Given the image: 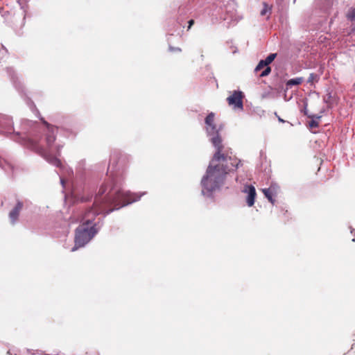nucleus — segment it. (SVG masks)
I'll list each match as a JSON object with an SVG mask.
<instances>
[{
  "mask_svg": "<svg viewBox=\"0 0 355 355\" xmlns=\"http://www.w3.org/2000/svg\"><path fill=\"white\" fill-rule=\"evenodd\" d=\"M4 161L2 160V159L0 157V166L2 168H4V166H3V163Z\"/></svg>",
  "mask_w": 355,
  "mask_h": 355,
  "instance_id": "nucleus-24",
  "label": "nucleus"
},
{
  "mask_svg": "<svg viewBox=\"0 0 355 355\" xmlns=\"http://www.w3.org/2000/svg\"><path fill=\"white\" fill-rule=\"evenodd\" d=\"M23 202L20 200H17L15 206L12 209L9 213V218L12 225H15L19 215V212L23 208Z\"/></svg>",
  "mask_w": 355,
  "mask_h": 355,
  "instance_id": "nucleus-8",
  "label": "nucleus"
},
{
  "mask_svg": "<svg viewBox=\"0 0 355 355\" xmlns=\"http://www.w3.org/2000/svg\"><path fill=\"white\" fill-rule=\"evenodd\" d=\"M319 79V77L317 74L314 73H311L309 74V76L307 80V83L312 85L314 81H318Z\"/></svg>",
  "mask_w": 355,
  "mask_h": 355,
  "instance_id": "nucleus-16",
  "label": "nucleus"
},
{
  "mask_svg": "<svg viewBox=\"0 0 355 355\" xmlns=\"http://www.w3.org/2000/svg\"><path fill=\"white\" fill-rule=\"evenodd\" d=\"M262 191L266 196V198L272 204H275V199L272 198V193L270 191V189H262Z\"/></svg>",
  "mask_w": 355,
  "mask_h": 355,
  "instance_id": "nucleus-11",
  "label": "nucleus"
},
{
  "mask_svg": "<svg viewBox=\"0 0 355 355\" xmlns=\"http://www.w3.org/2000/svg\"><path fill=\"white\" fill-rule=\"evenodd\" d=\"M231 159L227 154L219 155V152H215L200 181L204 196L211 198L213 193L221 188L226 175L231 171L227 166L228 160Z\"/></svg>",
  "mask_w": 355,
  "mask_h": 355,
  "instance_id": "nucleus-3",
  "label": "nucleus"
},
{
  "mask_svg": "<svg viewBox=\"0 0 355 355\" xmlns=\"http://www.w3.org/2000/svg\"><path fill=\"white\" fill-rule=\"evenodd\" d=\"M206 126L214 124V114L213 112L209 113L205 118V120Z\"/></svg>",
  "mask_w": 355,
  "mask_h": 355,
  "instance_id": "nucleus-13",
  "label": "nucleus"
},
{
  "mask_svg": "<svg viewBox=\"0 0 355 355\" xmlns=\"http://www.w3.org/2000/svg\"><path fill=\"white\" fill-rule=\"evenodd\" d=\"M271 72V68L270 67L266 66L265 69L261 73L260 77H265L270 74Z\"/></svg>",
  "mask_w": 355,
  "mask_h": 355,
  "instance_id": "nucleus-19",
  "label": "nucleus"
},
{
  "mask_svg": "<svg viewBox=\"0 0 355 355\" xmlns=\"http://www.w3.org/2000/svg\"><path fill=\"white\" fill-rule=\"evenodd\" d=\"M272 10V6H269L267 3H263V9L261 10L260 14L261 16L266 15L267 13L270 14Z\"/></svg>",
  "mask_w": 355,
  "mask_h": 355,
  "instance_id": "nucleus-12",
  "label": "nucleus"
},
{
  "mask_svg": "<svg viewBox=\"0 0 355 355\" xmlns=\"http://www.w3.org/2000/svg\"><path fill=\"white\" fill-rule=\"evenodd\" d=\"M231 164L235 168V169L238 168L240 166H242L241 160H239L236 164H234V163H231Z\"/></svg>",
  "mask_w": 355,
  "mask_h": 355,
  "instance_id": "nucleus-22",
  "label": "nucleus"
},
{
  "mask_svg": "<svg viewBox=\"0 0 355 355\" xmlns=\"http://www.w3.org/2000/svg\"><path fill=\"white\" fill-rule=\"evenodd\" d=\"M310 118H312V120L309 122V126L310 128H317L318 126V123L316 120L314 119L315 118L316 119H319L321 118V116H308Z\"/></svg>",
  "mask_w": 355,
  "mask_h": 355,
  "instance_id": "nucleus-14",
  "label": "nucleus"
},
{
  "mask_svg": "<svg viewBox=\"0 0 355 355\" xmlns=\"http://www.w3.org/2000/svg\"><path fill=\"white\" fill-rule=\"evenodd\" d=\"M188 23H189V26H188L187 30H189L191 28V26L193 25L194 20L193 19H191V20H189L188 21Z\"/></svg>",
  "mask_w": 355,
  "mask_h": 355,
  "instance_id": "nucleus-23",
  "label": "nucleus"
},
{
  "mask_svg": "<svg viewBox=\"0 0 355 355\" xmlns=\"http://www.w3.org/2000/svg\"><path fill=\"white\" fill-rule=\"evenodd\" d=\"M60 183L62 184V186H64V181L62 178H60Z\"/></svg>",
  "mask_w": 355,
  "mask_h": 355,
  "instance_id": "nucleus-27",
  "label": "nucleus"
},
{
  "mask_svg": "<svg viewBox=\"0 0 355 355\" xmlns=\"http://www.w3.org/2000/svg\"><path fill=\"white\" fill-rule=\"evenodd\" d=\"M205 128L210 141L216 148V152H219V155H226L227 153H223L222 139L219 135L220 128H217L215 124L206 126Z\"/></svg>",
  "mask_w": 355,
  "mask_h": 355,
  "instance_id": "nucleus-4",
  "label": "nucleus"
},
{
  "mask_svg": "<svg viewBox=\"0 0 355 355\" xmlns=\"http://www.w3.org/2000/svg\"><path fill=\"white\" fill-rule=\"evenodd\" d=\"M243 93L241 91H234L232 94L227 97V101L230 105H232L234 110H243V105L242 98Z\"/></svg>",
  "mask_w": 355,
  "mask_h": 355,
  "instance_id": "nucleus-5",
  "label": "nucleus"
},
{
  "mask_svg": "<svg viewBox=\"0 0 355 355\" xmlns=\"http://www.w3.org/2000/svg\"><path fill=\"white\" fill-rule=\"evenodd\" d=\"M12 121L9 116H3L0 119V127L1 128V132L2 134L6 135H11V130L12 128Z\"/></svg>",
  "mask_w": 355,
  "mask_h": 355,
  "instance_id": "nucleus-7",
  "label": "nucleus"
},
{
  "mask_svg": "<svg viewBox=\"0 0 355 355\" xmlns=\"http://www.w3.org/2000/svg\"><path fill=\"white\" fill-rule=\"evenodd\" d=\"M266 66H268V65L263 62V60H261L259 61V62L258 63V64L257 65V67H255L254 71L257 72V71L261 70V69H262Z\"/></svg>",
  "mask_w": 355,
  "mask_h": 355,
  "instance_id": "nucleus-20",
  "label": "nucleus"
},
{
  "mask_svg": "<svg viewBox=\"0 0 355 355\" xmlns=\"http://www.w3.org/2000/svg\"><path fill=\"white\" fill-rule=\"evenodd\" d=\"M276 57L277 53H270L265 60H263L267 65H268L275 59Z\"/></svg>",
  "mask_w": 355,
  "mask_h": 355,
  "instance_id": "nucleus-15",
  "label": "nucleus"
},
{
  "mask_svg": "<svg viewBox=\"0 0 355 355\" xmlns=\"http://www.w3.org/2000/svg\"><path fill=\"white\" fill-rule=\"evenodd\" d=\"M220 18L221 19H223V20H225V19H226V18H225V17H220Z\"/></svg>",
  "mask_w": 355,
  "mask_h": 355,
  "instance_id": "nucleus-29",
  "label": "nucleus"
},
{
  "mask_svg": "<svg viewBox=\"0 0 355 355\" xmlns=\"http://www.w3.org/2000/svg\"><path fill=\"white\" fill-rule=\"evenodd\" d=\"M7 72L10 77V79L15 86V87L19 91L21 92V89H22V85L21 81L19 80L17 74H15L14 70L12 68H9L7 70ZM21 92H23L21 90Z\"/></svg>",
  "mask_w": 355,
  "mask_h": 355,
  "instance_id": "nucleus-9",
  "label": "nucleus"
},
{
  "mask_svg": "<svg viewBox=\"0 0 355 355\" xmlns=\"http://www.w3.org/2000/svg\"><path fill=\"white\" fill-rule=\"evenodd\" d=\"M67 232H68V230H67V229H66V230H64V234H67Z\"/></svg>",
  "mask_w": 355,
  "mask_h": 355,
  "instance_id": "nucleus-30",
  "label": "nucleus"
},
{
  "mask_svg": "<svg viewBox=\"0 0 355 355\" xmlns=\"http://www.w3.org/2000/svg\"><path fill=\"white\" fill-rule=\"evenodd\" d=\"M68 173H69V174L73 173V171H72L71 169H70V168H69V169L68 170Z\"/></svg>",
  "mask_w": 355,
  "mask_h": 355,
  "instance_id": "nucleus-28",
  "label": "nucleus"
},
{
  "mask_svg": "<svg viewBox=\"0 0 355 355\" xmlns=\"http://www.w3.org/2000/svg\"><path fill=\"white\" fill-rule=\"evenodd\" d=\"M278 121L279 122H282V123H284L285 122V121L284 119H282V118H280V117H278Z\"/></svg>",
  "mask_w": 355,
  "mask_h": 355,
  "instance_id": "nucleus-26",
  "label": "nucleus"
},
{
  "mask_svg": "<svg viewBox=\"0 0 355 355\" xmlns=\"http://www.w3.org/2000/svg\"><path fill=\"white\" fill-rule=\"evenodd\" d=\"M146 192L139 193L125 191L121 184L112 180L102 184L94 197L91 209L87 211L83 218V224L77 227L75 236V245L71 251L85 246L97 234L100 227H96L95 216L104 211V217L114 210L127 206L140 200Z\"/></svg>",
  "mask_w": 355,
  "mask_h": 355,
  "instance_id": "nucleus-1",
  "label": "nucleus"
},
{
  "mask_svg": "<svg viewBox=\"0 0 355 355\" xmlns=\"http://www.w3.org/2000/svg\"><path fill=\"white\" fill-rule=\"evenodd\" d=\"M306 106H307V105L306 104L305 106H304V113L305 115H307Z\"/></svg>",
  "mask_w": 355,
  "mask_h": 355,
  "instance_id": "nucleus-25",
  "label": "nucleus"
},
{
  "mask_svg": "<svg viewBox=\"0 0 355 355\" xmlns=\"http://www.w3.org/2000/svg\"><path fill=\"white\" fill-rule=\"evenodd\" d=\"M347 17L348 19L351 21L355 20V8H352L351 9H349L347 15Z\"/></svg>",
  "mask_w": 355,
  "mask_h": 355,
  "instance_id": "nucleus-18",
  "label": "nucleus"
},
{
  "mask_svg": "<svg viewBox=\"0 0 355 355\" xmlns=\"http://www.w3.org/2000/svg\"><path fill=\"white\" fill-rule=\"evenodd\" d=\"M332 95L331 93L327 91V94L323 97V101L327 105H331V103Z\"/></svg>",
  "mask_w": 355,
  "mask_h": 355,
  "instance_id": "nucleus-17",
  "label": "nucleus"
},
{
  "mask_svg": "<svg viewBox=\"0 0 355 355\" xmlns=\"http://www.w3.org/2000/svg\"><path fill=\"white\" fill-rule=\"evenodd\" d=\"M243 192L247 194L245 200L248 206H253L257 196L255 187L252 184H246L244 186Z\"/></svg>",
  "mask_w": 355,
  "mask_h": 355,
  "instance_id": "nucleus-6",
  "label": "nucleus"
},
{
  "mask_svg": "<svg viewBox=\"0 0 355 355\" xmlns=\"http://www.w3.org/2000/svg\"><path fill=\"white\" fill-rule=\"evenodd\" d=\"M304 80V78L302 77H297L295 78L290 79L286 83L287 87H291L293 85H300Z\"/></svg>",
  "mask_w": 355,
  "mask_h": 355,
  "instance_id": "nucleus-10",
  "label": "nucleus"
},
{
  "mask_svg": "<svg viewBox=\"0 0 355 355\" xmlns=\"http://www.w3.org/2000/svg\"><path fill=\"white\" fill-rule=\"evenodd\" d=\"M44 123L46 125L44 137L40 135L37 123L26 119L21 124L22 131L13 133L12 139L36 152L48 163L62 167L58 157L60 155L63 145L54 144L57 128L51 126L46 121Z\"/></svg>",
  "mask_w": 355,
  "mask_h": 355,
  "instance_id": "nucleus-2",
  "label": "nucleus"
},
{
  "mask_svg": "<svg viewBox=\"0 0 355 355\" xmlns=\"http://www.w3.org/2000/svg\"><path fill=\"white\" fill-rule=\"evenodd\" d=\"M169 51L171 52H180L181 51V49L179 48V47H173L171 46H169Z\"/></svg>",
  "mask_w": 355,
  "mask_h": 355,
  "instance_id": "nucleus-21",
  "label": "nucleus"
}]
</instances>
